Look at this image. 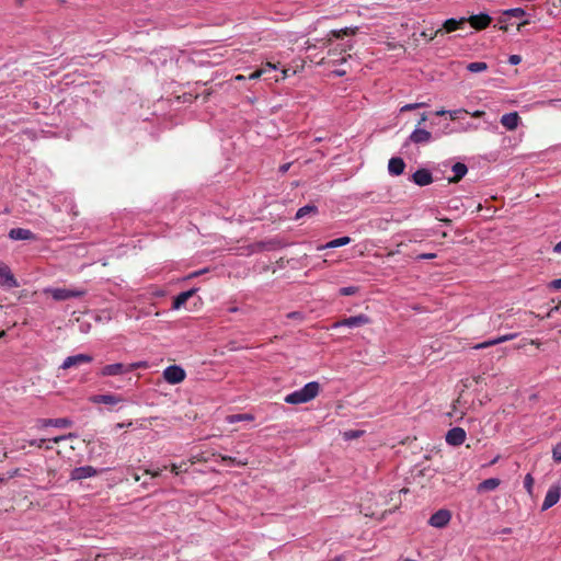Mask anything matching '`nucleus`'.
<instances>
[{"mask_svg":"<svg viewBox=\"0 0 561 561\" xmlns=\"http://www.w3.org/2000/svg\"><path fill=\"white\" fill-rule=\"evenodd\" d=\"M369 319L368 317L360 314V316H353V328L358 327L365 323H368Z\"/></svg>","mask_w":561,"mask_h":561,"instance_id":"nucleus-34","label":"nucleus"},{"mask_svg":"<svg viewBox=\"0 0 561 561\" xmlns=\"http://www.w3.org/2000/svg\"><path fill=\"white\" fill-rule=\"evenodd\" d=\"M280 247V242L277 240L260 241L251 245L252 252L272 251Z\"/></svg>","mask_w":561,"mask_h":561,"instance_id":"nucleus-20","label":"nucleus"},{"mask_svg":"<svg viewBox=\"0 0 561 561\" xmlns=\"http://www.w3.org/2000/svg\"><path fill=\"white\" fill-rule=\"evenodd\" d=\"M72 425V421L67 417L60 419H41L37 421L38 427L55 426L60 428H67Z\"/></svg>","mask_w":561,"mask_h":561,"instance_id":"nucleus-12","label":"nucleus"},{"mask_svg":"<svg viewBox=\"0 0 561 561\" xmlns=\"http://www.w3.org/2000/svg\"><path fill=\"white\" fill-rule=\"evenodd\" d=\"M209 95H210V93H209V92H206V93L204 94V100H207Z\"/></svg>","mask_w":561,"mask_h":561,"instance_id":"nucleus-64","label":"nucleus"},{"mask_svg":"<svg viewBox=\"0 0 561 561\" xmlns=\"http://www.w3.org/2000/svg\"><path fill=\"white\" fill-rule=\"evenodd\" d=\"M533 485H534V478L530 473H527L524 479V486L527 490L529 494L533 492Z\"/></svg>","mask_w":561,"mask_h":561,"instance_id":"nucleus-35","label":"nucleus"},{"mask_svg":"<svg viewBox=\"0 0 561 561\" xmlns=\"http://www.w3.org/2000/svg\"><path fill=\"white\" fill-rule=\"evenodd\" d=\"M501 484V480L497 478H490L486 480H483L481 483L478 484L477 491L479 493L493 491Z\"/></svg>","mask_w":561,"mask_h":561,"instance_id":"nucleus-26","label":"nucleus"},{"mask_svg":"<svg viewBox=\"0 0 561 561\" xmlns=\"http://www.w3.org/2000/svg\"><path fill=\"white\" fill-rule=\"evenodd\" d=\"M488 69V64L483 61H474L467 65V70L470 72H481Z\"/></svg>","mask_w":561,"mask_h":561,"instance_id":"nucleus-30","label":"nucleus"},{"mask_svg":"<svg viewBox=\"0 0 561 561\" xmlns=\"http://www.w3.org/2000/svg\"><path fill=\"white\" fill-rule=\"evenodd\" d=\"M317 214L318 207L314 204H308L297 210L295 219L299 220L306 216H314Z\"/></svg>","mask_w":561,"mask_h":561,"instance_id":"nucleus-27","label":"nucleus"},{"mask_svg":"<svg viewBox=\"0 0 561 561\" xmlns=\"http://www.w3.org/2000/svg\"><path fill=\"white\" fill-rule=\"evenodd\" d=\"M188 470V462L186 461H182L181 463L176 465V463H173L171 466V471L174 473V474H180L181 472H186Z\"/></svg>","mask_w":561,"mask_h":561,"instance_id":"nucleus-32","label":"nucleus"},{"mask_svg":"<svg viewBox=\"0 0 561 561\" xmlns=\"http://www.w3.org/2000/svg\"><path fill=\"white\" fill-rule=\"evenodd\" d=\"M432 134L427 131L426 129H415L410 135V140L414 144H426L431 140Z\"/></svg>","mask_w":561,"mask_h":561,"instance_id":"nucleus-25","label":"nucleus"},{"mask_svg":"<svg viewBox=\"0 0 561 561\" xmlns=\"http://www.w3.org/2000/svg\"><path fill=\"white\" fill-rule=\"evenodd\" d=\"M198 289L197 288H192L190 290H186V291H183L181 294H179L176 297H174L173 299V302H172V309L174 310H179L181 309L182 307L185 306L186 301L192 298L196 291Z\"/></svg>","mask_w":561,"mask_h":561,"instance_id":"nucleus-19","label":"nucleus"},{"mask_svg":"<svg viewBox=\"0 0 561 561\" xmlns=\"http://www.w3.org/2000/svg\"><path fill=\"white\" fill-rule=\"evenodd\" d=\"M254 417L251 414H234L229 417L230 423L240 422V421H252Z\"/></svg>","mask_w":561,"mask_h":561,"instance_id":"nucleus-33","label":"nucleus"},{"mask_svg":"<svg viewBox=\"0 0 561 561\" xmlns=\"http://www.w3.org/2000/svg\"><path fill=\"white\" fill-rule=\"evenodd\" d=\"M553 250H554V252H557V253H561V241H560V242H558V243L554 245Z\"/></svg>","mask_w":561,"mask_h":561,"instance_id":"nucleus-54","label":"nucleus"},{"mask_svg":"<svg viewBox=\"0 0 561 561\" xmlns=\"http://www.w3.org/2000/svg\"><path fill=\"white\" fill-rule=\"evenodd\" d=\"M358 510L359 513L363 514L365 517L369 518H376L381 519L383 518L386 513H391L392 510H382V503H380L376 494L373 492H365L363 495L359 496L358 501Z\"/></svg>","mask_w":561,"mask_h":561,"instance_id":"nucleus-1","label":"nucleus"},{"mask_svg":"<svg viewBox=\"0 0 561 561\" xmlns=\"http://www.w3.org/2000/svg\"><path fill=\"white\" fill-rule=\"evenodd\" d=\"M520 61H522V58H520V56H519V55H512V56H510V58H508V62H510L511 65H518Z\"/></svg>","mask_w":561,"mask_h":561,"instance_id":"nucleus-45","label":"nucleus"},{"mask_svg":"<svg viewBox=\"0 0 561 561\" xmlns=\"http://www.w3.org/2000/svg\"><path fill=\"white\" fill-rule=\"evenodd\" d=\"M221 460L228 465H237V466L247 465V462L238 461L236 458H232L230 456H221Z\"/></svg>","mask_w":561,"mask_h":561,"instance_id":"nucleus-38","label":"nucleus"},{"mask_svg":"<svg viewBox=\"0 0 561 561\" xmlns=\"http://www.w3.org/2000/svg\"><path fill=\"white\" fill-rule=\"evenodd\" d=\"M341 294L344 296L351 295V287H344L341 289Z\"/></svg>","mask_w":561,"mask_h":561,"instance_id":"nucleus-52","label":"nucleus"},{"mask_svg":"<svg viewBox=\"0 0 561 561\" xmlns=\"http://www.w3.org/2000/svg\"><path fill=\"white\" fill-rule=\"evenodd\" d=\"M466 23H467L466 18H461L459 20L448 19L444 22V24L440 28L445 33H451V32L457 31L458 28L462 27Z\"/></svg>","mask_w":561,"mask_h":561,"instance_id":"nucleus-24","label":"nucleus"},{"mask_svg":"<svg viewBox=\"0 0 561 561\" xmlns=\"http://www.w3.org/2000/svg\"><path fill=\"white\" fill-rule=\"evenodd\" d=\"M0 286L5 288L19 287V283L11 268L2 261H0Z\"/></svg>","mask_w":561,"mask_h":561,"instance_id":"nucleus-6","label":"nucleus"},{"mask_svg":"<svg viewBox=\"0 0 561 561\" xmlns=\"http://www.w3.org/2000/svg\"><path fill=\"white\" fill-rule=\"evenodd\" d=\"M320 391V385L317 381H310L301 389L296 390L285 397V402L289 404H301L314 399Z\"/></svg>","mask_w":561,"mask_h":561,"instance_id":"nucleus-2","label":"nucleus"},{"mask_svg":"<svg viewBox=\"0 0 561 561\" xmlns=\"http://www.w3.org/2000/svg\"><path fill=\"white\" fill-rule=\"evenodd\" d=\"M234 80H236V81H243V80H245V77H244L243 75H237V76L234 77Z\"/></svg>","mask_w":561,"mask_h":561,"instance_id":"nucleus-55","label":"nucleus"},{"mask_svg":"<svg viewBox=\"0 0 561 561\" xmlns=\"http://www.w3.org/2000/svg\"><path fill=\"white\" fill-rule=\"evenodd\" d=\"M55 300L62 301L71 298H79L85 295V289L82 288H48L45 289Z\"/></svg>","mask_w":561,"mask_h":561,"instance_id":"nucleus-3","label":"nucleus"},{"mask_svg":"<svg viewBox=\"0 0 561 561\" xmlns=\"http://www.w3.org/2000/svg\"><path fill=\"white\" fill-rule=\"evenodd\" d=\"M203 272H194L192 274L188 275V278H192V277H195V276H198L199 274H202Z\"/></svg>","mask_w":561,"mask_h":561,"instance_id":"nucleus-56","label":"nucleus"},{"mask_svg":"<svg viewBox=\"0 0 561 561\" xmlns=\"http://www.w3.org/2000/svg\"><path fill=\"white\" fill-rule=\"evenodd\" d=\"M350 241H351V238L341 237V238L334 239L323 245L318 247V250H325V249H333V248L342 247V245L347 244Z\"/></svg>","mask_w":561,"mask_h":561,"instance_id":"nucleus-28","label":"nucleus"},{"mask_svg":"<svg viewBox=\"0 0 561 561\" xmlns=\"http://www.w3.org/2000/svg\"><path fill=\"white\" fill-rule=\"evenodd\" d=\"M517 336V333H511V334H505V335H501L494 340H489V341H485L483 343H480L476 346L477 350H481V348H486V347H490V346H493V345H497L500 343H503V342H507V341H511V340H514L515 337Z\"/></svg>","mask_w":561,"mask_h":561,"instance_id":"nucleus-22","label":"nucleus"},{"mask_svg":"<svg viewBox=\"0 0 561 561\" xmlns=\"http://www.w3.org/2000/svg\"><path fill=\"white\" fill-rule=\"evenodd\" d=\"M238 311V308L237 307H231L229 308V312H237Z\"/></svg>","mask_w":561,"mask_h":561,"instance_id":"nucleus-59","label":"nucleus"},{"mask_svg":"<svg viewBox=\"0 0 561 561\" xmlns=\"http://www.w3.org/2000/svg\"><path fill=\"white\" fill-rule=\"evenodd\" d=\"M450 519L451 513L448 510L442 508L431 516L428 524L436 528H444L445 526L448 525Z\"/></svg>","mask_w":561,"mask_h":561,"instance_id":"nucleus-7","label":"nucleus"},{"mask_svg":"<svg viewBox=\"0 0 561 561\" xmlns=\"http://www.w3.org/2000/svg\"><path fill=\"white\" fill-rule=\"evenodd\" d=\"M467 22L477 31H481L486 28L491 22L492 19L490 15L485 13H480L476 15H471L469 19H467Z\"/></svg>","mask_w":561,"mask_h":561,"instance_id":"nucleus-10","label":"nucleus"},{"mask_svg":"<svg viewBox=\"0 0 561 561\" xmlns=\"http://www.w3.org/2000/svg\"><path fill=\"white\" fill-rule=\"evenodd\" d=\"M290 165H291V163H284V164H282L279 167V172L283 173V174L286 173L289 170Z\"/></svg>","mask_w":561,"mask_h":561,"instance_id":"nucleus-48","label":"nucleus"},{"mask_svg":"<svg viewBox=\"0 0 561 561\" xmlns=\"http://www.w3.org/2000/svg\"><path fill=\"white\" fill-rule=\"evenodd\" d=\"M46 439L45 438H42V439H33L30 442V446H36L38 448H43L44 445L46 444Z\"/></svg>","mask_w":561,"mask_h":561,"instance_id":"nucleus-43","label":"nucleus"},{"mask_svg":"<svg viewBox=\"0 0 561 561\" xmlns=\"http://www.w3.org/2000/svg\"><path fill=\"white\" fill-rule=\"evenodd\" d=\"M466 439V431L461 427H453L446 434V443L451 446H460Z\"/></svg>","mask_w":561,"mask_h":561,"instance_id":"nucleus-9","label":"nucleus"},{"mask_svg":"<svg viewBox=\"0 0 561 561\" xmlns=\"http://www.w3.org/2000/svg\"><path fill=\"white\" fill-rule=\"evenodd\" d=\"M442 33H443L442 28H438L436 31H433V28H431V30H424L421 33V36L426 38L427 41H433L436 36H438Z\"/></svg>","mask_w":561,"mask_h":561,"instance_id":"nucleus-31","label":"nucleus"},{"mask_svg":"<svg viewBox=\"0 0 561 561\" xmlns=\"http://www.w3.org/2000/svg\"><path fill=\"white\" fill-rule=\"evenodd\" d=\"M405 163L402 158L394 157L389 160L388 171L392 175H401L404 171Z\"/></svg>","mask_w":561,"mask_h":561,"instance_id":"nucleus-21","label":"nucleus"},{"mask_svg":"<svg viewBox=\"0 0 561 561\" xmlns=\"http://www.w3.org/2000/svg\"><path fill=\"white\" fill-rule=\"evenodd\" d=\"M265 73V68H260L249 76L250 80L260 79Z\"/></svg>","mask_w":561,"mask_h":561,"instance_id":"nucleus-39","label":"nucleus"},{"mask_svg":"<svg viewBox=\"0 0 561 561\" xmlns=\"http://www.w3.org/2000/svg\"><path fill=\"white\" fill-rule=\"evenodd\" d=\"M422 106H425V103H411V104L404 105L401 110L402 111H412V110H415V108H419Z\"/></svg>","mask_w":561,"mask_h":561,"instance_id":"nucleus-41","label":"nucleus"},{"mask_svg":"<svg viewBox=\"0 0 561 561\" xmlns=\"http://www.w3.org/2000/svg\"><path fill=\"white\" fill-rule=\"evenodd\" d=\"M549 288L554 289V290H559V289H561V278L553 279V280L549 284Z\"/></svg>","mask_w":561,"mask_h":561,"instance_id":"nucleus-44","label":"nucleus"},{"mask_svg":"<svg viewBox=\"0 0 561 561\" xmlns=\"http://www.w3.org/2000/svg\"><path fill=\"white\" fill-rule=\"evenodd\" d=\"M426 119H427L426 115H425V114H423V115H422V117H421V119H420V122H419V124L424 123Z\"/></svg>","mask_w":561,"mask_h":561,"instance_id":"nucleus-57","label":"nucleus"},{"mask_svg":"<svg viewBox=\"0 0 561 561\" xmlns=\"http://www.w3.org/2000/svg\"><path fill=\"white\" fill-rule=\"evenodd\" d=\"M331 73L341 77L345 76L347 73V70L344 68H340V66H336V68H333L331 70Z\"/></svg>","mask_w":561,"mask_h":561,"instance_id":"nucleus-42","label":"nucleus"},{"mask_svg":"<svg viewBox=\"0 0 561 561\" xmlns=\"http://www.w3.org/2000/svg\"><path fill=\"white\" fill-rule=\"evenodd\" d=\"M560 492H561L560 486H557V485L551 486L545 496L541 510L546 511V510L552 507L554 504H557L558 501L560 500Z\"/></svg>","mask_w":561,"mask_h":561,"instance_id":"nucleus-14","label":"nucleus"},{"mask_svg":"<svg viewBox=\"0 0 561 561\" xmlns=\"http://www.w3.org/2000/svg\"><path fill=\"white\" fill-rule=\"evenodd\" d=\"M485 113L483 111H476L471 114L472 117H476V118H480L484 115Z\"/></svg>","mask_w":561,"mask_h":561,"instance_id":"nucleus-51","label":"nucleus"},{"mask_svg":"<svg viewBox=\"0 0 561 561\" xmlns=\"http://www.w3.org/2000/svg\"><path fill=\"white\" fill-rule=\"evenodd\" d=\"M351 57L350 54H346L345 48L339 49H332L329 51V64L332 67L341 66L347 61V58Z\"/></svg>","mask_w":561,"mask_h":561,"instance_id":"nucleus-13","label":"nucleus"},{"mask_svg":"<svg viewBox=\"0 0 561 561\" xmlns=\"http://www.w3.org/2000/svg\"><path fill=\"white\" fill-rule=\"evenodd\" d=\"M146 473L147 474H151V477L156 478L158 476H160V472L159 471H150V470H146Z\"/></svg>","mask_w":561,"mask_h":561,"instance_id":"nucleus-53","label":"nucleus"},{"mask_svg":"<svg viewBox=\"0 0 561 561\" xmlns=\"http://www.w3.org/2000/svg\"><path fill=\"white\" fill-rule=\"evenodd\" d=\"M116 427H118V428H124V427H125V424H124V423H117V424H116Z\"/></svg>","mask_w":561,"mask_h":561,"instance_id":"nucleus-61","label":"nucleus"},{"mask_svg":"<svg viewBox=\"0 0 561 561\" xmlns=\"http://www.w3.org/2000/svg\"><path fill=\"white\" fill-rule=\"evenodd\" d=\"M552 458L554 461L561 462V442L553 447Z\"/></svg>","mask_w":561,"mask_h":561,"instance_id":"nucleus-37","label":"nucleus"},{"mask_svg":"<svg viewBox=\"0 0 561 561\" xmlns=\"http://www.w3.org/2000/svg\"><path fill=\"white\" fill-rule=\"evenodd\" d=\"M526 24H528V21H524V22H522V23L518 25V30H520V28H522V26H524V25H526Z\"/></svg>","mask_w":561,"mask_h":561,"instance_id":"nucleus-60","label":"nucleus"},{"mask_svg":"<svg viewBox=\"0 0 561 561\" xmlns=\"http://www.w3.org/2000/svg\"><path fill=\"white\" fill-rule=\"evenodd\" d=\"M93 360L92 356L88 354H77L72 356H68L60 366V369H69L71 367H77L82 364H90Z\"/></svg>","mask_w":561,"mask_h":561,"instance_id":"nucleus-8","label":"nucleus"},{"mask_svg":"<svg viewBox=\"0 0 561 561\" xmlns=\"http://www.w3.org/2000/svg\"><path fill=\"white\" fill-rule=\"evenodd\" d=\"M90 401L96 404H108L114 405L124 401L121 396L117 394H95L90 398Z\"/></svg>","mask_w":561,"mask_h":561,"instance_id":"nucleus-16","label":"nucleus"},{"mask_svg":"<svg viewBox=\"0 0 561 561\" xmlns=\"http://www.w3.org/2000/svg\"><path fill=\"white\" fill-rule=\"evenodd\" d=\"M454 176L448 179L449 183H458L468 172V168L462 162H456L453 168Z\"/></svg>","mask_w":561,"mask_h":561,"instance_id":"nucleus-23","label":"nucleus"},{"mask_svg":"<svg viewBox=\"0 0 561 561\" xmlns=\"http://www.w3.org/2000/svg\"><path fill=\"white\" fill-rule=\"evenodd\" d=\"M412 181L419 186H426L433 182V176L427 169H419L412 174Z\"/></svg>","mask_w":561,"mask_h":561,"instance_id":"nucleus-17","label":"nucleus"},{"mask_svg":"<svg viewBox=\"0 0 561 561\" xmlns=\"http://www.w3.org/2000/svg\"><path fill=\"white\" fill-rule=\"evenodd\" d=\"M9 238L12 240H28V241L37 240V237L34 232H32L30 229H24V228H12L9 231Z\"/></svg>","mask_w":561,"mask_h":561,"instance_id":"nucleus-15","label":"nucleus"},{"mask_svg":"<svg viewBox=\"0 0 561 561\" xmlns=\"http://www.w3.org/2000/svg\"><path fill=\"white\" fill-rule=\"evenodd\" d=\"M262 68H265V72L270 69H276V65L267 61Z\"/></svg>","mask_w":561,"mask_h":561,"instance_id":"nucleus-49","label":"nucleus"},{"mask_svg":"<svg viewBox=\"0 0 561 561\" xmlns=\"http://www.w3.org/2000/svg\"><path fill=\"white\" fill-rule=\"evenodd\" d=\"M436 257L435 253H423L417 256L419 260H430Z\"/></svg>","mask_w":561,"mask_h":561,"instance_id":"nucleus-46","label":"nucleus"},{"mask_svg":"<svg viewBox=\"0 0 561 561\" xmlns=\"http://www.w3.org/2000/svg\"><path fill=\"white\" fill-rule=\"evenodd\" d=\"M73 437H76V435H75V434H72V433H69L68 435H60V436H56V437H54L53 439H50L49 442H53V443H55V444H58V443H59V442H61V440H65V439H67V438H73Z\"/></svg>","mask_w":561,"mask_h":561,"instance_id":"nucleus-40","label":"nucleus"},{"mask_svg":"<svg viewBox=\"0 0 561 561\" xmlns=\"http://www.w3.org/2000/svg\"><path fill=\"white\" fill-rule=\"evenodd\" d=\"M347 31H348V28H343V30H340V31H333L332 34L336 38H340L342 35H347Z\"/></svg>","mask_w":561,"mask_h":561,"instance_id":"nucleus-47","label":"nucleus"},{"mask_svg":"<svg viewBox=\"0 0 561 561\" xmlns=\"http://www.w3.org/2000/svg\"><path fill=\"white\" fill-rule=\"evenodd\" d=\"M559 309H561V302H560L557 307H554V308L551 310V312H552V311H554V310L557 311V310H559Z\"/></svg>","mask_w":561,"mask_h":561,"instance_id":"nucleus-62","label":"nucleus"},{"mask_svg":"<svg viewBox=\"0 0 561 561\" xmlns=\"http://www.w3.org/2000/svg\"><path fill=\"white\" fill-rule=\"evenodd\" d=\"M365 432L364 431H353L352 436L353 440L362 436Z\"/></svg>","mask_w":561,"mask_h":561,"instance_id":"nucleus-50","label":"nucleus"},{"mask_svg":"<svg viewBox=\"0 0 561 561\" xmlns=\"http://www.w3.org/2000/svg\"><path fill=\"white\" fill-rule=\"evenodd\" d=\"M505 14L514 16V18H522L525 15V11L522 8H514L510 9L505 12Z\"/></svg>","mask_w":561,"mask_h":561,"instance_id":"nucleus-36","label":"nucleus"},{"mask_svg":"<svg viewBox=\"0 0 561 561\" xmlns=\"http://www.w3.org/2000/svg\"><path fill=\"white\" fill-rule=\"evenodd\" d=\"M98 474V470L92 466L77 467L71 470V480H82L85 478L94 477Z\"/></svg>","mask_w":561,"mask_h":561,"instance_id":"nucleus-11","label":"nucleus"},{"mask_svg":"<svg viewBox=\"0 0 561 561\" xmlns=\"http://www.w3.org/2000/svg\"><path fill=\"white\" fill-rule=\"evenodd\" d=\"M519 121L520 117L517 112L507 113L501 117V124L507 130H515L518 127Z\"/></svg>","mask_w":561,"mask_h":561,"instance_id":"nucleus-18","label":"nucleus"},{"mask_svg":"<svg viewBox=\"0 0 561 561\" xmlns=\"http://www.w3.org/2000/svg\"><path fill=\"white\" fill-rule=\"evenodd\" d=\"M499 458H500V456H496L494 459H492V461L490 462V465H494V463H496V462H497V460H499Z\"/></svg>","mask_w":561,"mask_h":561,"instance_id":"nucleus-58","label":"nucleus"},{"mask_svg":"<svg viewBox=\"0 0 561 561\" xmlns=\"http://www.w3.org/2000/svg\"><path fill=\"white\" fill-rule=\"evenodd\" d=\"M467 113L468 112L466 110L459 108V110H455V111L439 110L435 114L437 116H444V115L448 114L450 119L456 121V119L460 118L461 114H467Z\"/></svg>","mask_w":561,"mask_h":561,"instance_id":"nucleus-29","label":"nucleus"},{"mask_svg":"<svg viewBox=\"0 0 561 561\" xmlns=\"http://www.w3.org/2000/svg\"><path fill=\"white\" fill-rule=\"evenodd\" d=\"M442 221H443L444 224H450V222H451V220H450V219H448V218L442 219Z\"/></svg>","mask_w":561,"mask_h":561,"instance_id":"nucleus-63","label":"nucleus"},{"mask_svg":"<svg viewBox=\"0 0 561 561\" xmlns=\"http://www.w3.org/2000/svg\"><path fill=\"white\" fill-rule=\"evenodd\" d=\"M185 377H186L185 370L181 366H178V365L168 366L163 370L164 380L171 385H176V383L182 382L185 379Z\"/></svg>","mask_w":561,"mask_h":561,"instance_id":"nucleus-5","label":"nucleus"},{"mask_svg":"<svg viewBox=\"0 0 561 561\" xmlns=\"http://www.w3.org/2000/svg\"><path fill=\"white\" fill-rule=\"evenodd\" d=\"M139 367V364H133V365H124L122 363L116 364H110L104 366L100 374L102 376H117V375H124L127 373L133 371L135 368Z\"/></svg>","mask_w":561,"mask_h":561,"instance_id":"nucleus-4","label":"nucleus"}]
</instances>
